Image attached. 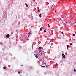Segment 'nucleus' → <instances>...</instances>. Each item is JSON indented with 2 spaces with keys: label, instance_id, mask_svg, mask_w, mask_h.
Instances as JSON below:
<instances>
[{
  "label": "nucleus",
  "instance_id": "1",
  "mask_svg": "<svg viewBox=\"0 0 76 76\" xmlns=\"http://www.w3.org/2000/svg\"><path fill=\"white\" fill-rule=\"evenodd\" d=\"M59 22L60 23V25H61V26L64 27V24H65V22L64 21V18H62L61 20L59 21Z\"/></svg>",
  "mask_w": 76,
  "mask_h": 76
},
{
  "label": "nucleus",
  "instance_id": "2",
  "mask_svg": "<svg viewBox=\"0 0 76 76\" xmlns=\"http://www.w3.org/2000/svg\"><path fill=\"white\" fill-rule=\"evenodd\" d=\"M9 36H10V35L8 34L6 35V37L7 38H9Z\"/></svg>",
  "mask_w": 76,
  "mask_h": 76
},
{
  "label": "nucleus",
  "instance_id": "3",
  "mask_svg": "<svg viewBox=\"0 0 76 76\" xmlns=\"http://www.w3.org/2000/svg\"><path fill=\"white\" fill-rule=\"evenodd\" d=\"M30 34H31V33L29 32L28 33V34H27V35L28 36V37H29L30 36Z\"/></svg>",
  "mask_w": 76,
  "mask_h": 76
},
{
  "label": "nucleus",
  "instance_id": "4",
  "mask_svg": "<svg viewBox=\"0 0 76 76\" xmlns=\"http://www.w3.org/2000/svg\"><path fill=\"white\" fill-rule=\"evenodd\" d=\"M34 55L36 58H38V56H37V55L34 54Z\"/></svg>",
  "mask_w": 76,
  "mask_h": 76
},
{
  "label": "nucleus",
  "instance_id": "5",
  "mask_svg": "<svg viewBox=\"0 0 76 76\" xmlns=\"http://www.w3.org/2000/svg\"><path fill=\"white\" fill-rule=\"evenodd\" d=\"M47 39L48 40H51V39H50L48 37L47 38Z\"/></svg>",
  "mask_w": 76,
  "mask_h": 76
},
{
  "label": "nucleus",
  "instance_id": "6",
  "mask_svg": "<svg viewBox=\"0 0 76 76\" xmlns=\"http://www.w3.org/2000/svg\"><path fill=\"white\" fill-rule=\"evenodd\" d=\"M58 63H56V65H55V67H56V66H58Z\"/></svg>",
  "mask_w": 76,
  "mask_h": 76
},
{
  "label": "nucleus",
  "instance_id": "7",
  "mask_svg": "<svg viewBox=\"0 0 76 76\" xmlns=\"http://www.w3.org/2000/svg\"><path fill=\"white\" fill-rule=\"evenodd\" d=\"M41 67H43V68L45 67V66H43L42 65H41Z\"/></svg>",
  "mask_w": 76,
  "mask_h": 76
},
{
  "label": "nucleus",
  "instance_id": "8",
  "mask_svg": "<svg viewBox=\"0 0 76 76\" xmlns=\"http://www.w3.org/2000/svg\"><path fill=\"white\" fill-rule=\"evenodd\" d=\"M39 54H40V55H42V53H41V52H39Z\"/></svg>",
  "mask_w": 76,
  "mask_h": 76
},
{
  "label": "nucleus",
  "instance_id": "9",
  "mask_svg": "<svg viewBox=\"0 0 76 76\" xmlns=\"http://www.w3.org/2000/svg\"><path fill=\"white\" fill-rule=\"evenodd\" d=\"M43 63H42L43 64H46V63L45 62H44L43 61Z\"/></svg>",
  "mask_w": 76,
  "mask_h": 76
},
{
  "label": "nucleus",
  "instance_id": "10",
  "mask_svg": "<svg viewBox=\"0 0 76 76\" xmlns=\"http://www.w3.org/2000/svg\"><path fill=\"white\" fill-rule=\"evenodd\" d=\"M62 58H64V59L65 58V55H64V56L62 57Z\"/></svg>",
  "mask_w": 76,
  "mask_h": 76
},
{
  "label": "nucleus",
  "instance_id": "11",
  "mask_svg": "<svg viewBox=\"0 0 76 76\" xmlns=\"http://www.w3.org/2000/svg\"><path fill=\"white\" fill-rule=\"evenodd\" d=\"M3 69H6V66H4L3 67Z\"/></svg>",
  "mask_w": 76,
  "mask_h": 76
},
{
  "label": "nucleus",
  "instance_id": "12",
  "mask_svg": "<svg viewBox=\"0 0 76 76\" xmlns=\"http://www.w3.org/2000/svg\"><path fill=\"white\" fill-rule=\"evenodd\" d=\"M25 4L26 5V7H28V5L27 4L25 3Z\"/></svg>",
  "mask_w": 76,
  "mask_h": 76
},
{
  "label": "nucleus",
  "instance_id": "13",
  "mask_svg": "<svg viewBox=\"0 0 76 76\" xmlns=\"http://www.w3.org/2000/svg\"><path fill=\"white\" fill-rule=\"evenodd\" d=\"M39 17L40 18H41V14H40V15H39Z\"/></svg>",
  "mask_w": 76,
  "mask_h": 76
},
{
  "label": "nucleus",
  "instance_id": "14",
  "mask_svg": "<svg viewBox=\"0 0 76 76\" xmlns=\"http://www.w3.org/2000/svg\"><path fill=\"white\" fill-rule=\"evenodd\" d=\"M67 49H68V48H69V45H67Z\"/></svg>",
  "mask_w": 76,
  "mask_h": 76
},
{
  "label": "nucleus",
  "instance_id": "15",
  "mask_svg": "<svg viewBox=\"0 0 76 76\" xmlns=\"http://www.w3.org/2000/svg\"><path fill=\"white\" fill-rule=\"evenodd\" d=\"M42 27H41V28H40V31H41V30H42Z\"/></svg>",
  "mask_w": 76,
  "mask_h": 76
},
{
  "label": "nucleus",
  "instance_id": "16",
  "mask_svg": "<svg viewBox=\"0 0 76 76\" xmlns=\"http://www.w3.org/2000/svg\"><path fill=\"white\" fill-rule=\"evenodd\" d=\"M48 27H50V25L48 24Z\"/></svg>",
  "mask_w": 76,
  "mask_h": 76
},
{
  "label": "nucleus",
  "instance_id": "17",
  "mask_svg": "<svg viewBox=\"0 0 76 76\" xmlns=\"http://www.w3.org/2000/svg\"><path fill=\"white\" fill-rule=\"evenodd\" d=\"M39 49H41V47H39Z\"/></svg>",
  "mask_w": 76,
  "mask_h": 76
},
{
  "label": "nucleus",
  "instance_id": "18",
  "mask_svg": "<svg viewBox=\"0 0 76 76\" xmlns=\"http://www.w3.org/2000/svg\"><path fill=\"white\" fill-rule=\"evenodd\" d=\"M18 73L19 74H20V72L19 71V72H18Z\"/></svg>",
  "mask_w": 76,
  "mask_h": 76
},
{
  "label": "nucleus",
  "instance_id": "19",
  "mask_svg": "<svg viewBox=\"0 0 76 76\" xmlns=\"http://www.w3.org/2000/svg\"><path fill=\"white\" fill-rule=\"evenodd\" d=\"M64 56V54H62V56Z\"/></svg>",
  "mask_w": 76,
  "mask_h": 76
},
{
  "label": "nucleus",
  "instance_id": "20",
  "mask_svg": "<svg viewBox=\"0 0 76 76\" xmlns=\"http://www.w3.org/2000/svg\"><path fill=\"white\" fill-rule=\"evenodd\" d=\"M44 32H46V31L45 30H44Z\"/></svg>",
  "mask_w": 76,
  "mask_h": 76
},
{
  "label": "nucleus",
  "instance_id": "21",
  "mask_svg": "<svg viewBox=\"0 0 76 76\" xmlns=\"http://www.w3.org/2000/svg\"><path fill=\"white\" fill-rule=\"evenodd\" d=\"M41 55V54H38V56H40Z\"/></svg>",
  "mask_w": 76,
  "mask_h": 76
},
{
  "label": "nucleus",
  "instance_id": "22",
  "mask_svg": "<svg viewBox=\"0 0 76 76\" xmlns=\"http://www.w3.org/2000/svg\"><path fill=\"white\" fill-rule=\"evenodd\" d=\"M38 12H40V11L39 10H38Z\"/></svg>",
  "mask_w": 76,
  "mask_h": 76
},
{
  "label": "nucleus",
  "instance_id": "23",
  "mask_svg": "<svg viewBox=\"0 0 76 76\" xmlns=\"http://www.w3.org/2000/svg\"><path fill=\"white\" fill-rule=\"evenodd\" d=\"M72 45V43L70 44V45Z\"/></svg>",
  "mask_w": 76,
  "mask_h": 76
},
{
  "label": "nucleus",
  "instance_id": "24",
  "mask_svg": "<svg viewBox=\"0 0 76 76\" xmlns=\"http://www.w3.org/2000/svg\"><path fill=\"white\" fill-rule=\"evenodd\" d=\"M76 69H74V72H76Z\"/></svg>",
  "mask_w": 76,
  "mask_h": 76
},
{
  "label": "nucleus",
  "instance_id": "25",
  "mask_svg": "<svg viewBox=\"0 0 76 76\" xmlns=\"http://www.w3.org/2000/svg\"><path fill=\"white\" fill-rule=\"evenodd\" d=\"M47 67H48V66H46V68H47Z\"/></svg>",
  "mask_w": 76,
  "mask_h": 76
},
{
  "label": "nucleus",
  "instance_id": "26",
  "mask_svg": "<svg viewBox=\"0 0 76 76\" xmlns=\"http://www.w3.org/2000/svg\"><path fill=\"white\" fill-rule=\"evenodd\" d=\"M73 36H75V34H73Z\"/></svg>",
  "mask_w": 76,
  "mask_h": 76
},
{
  "label": "nucleus",
  "instance_id": "27",
  "mask_svg": "<svg viewBox=\"0 0 76 76\" xmlns=\"http://www.w3.org/2000/svg\"><path fill=\"white\" fill-rule=\"evenodd\" d=\"M55 13H57V12L56 11H55Z\"/></svg>",
  "mask_w": 76,
  "mask_h": 76
},
{
  "label": "nucleus",
  "instance_id": "28",
  "mask_svg": "<svg viewBox=\"0 0 76 76\" xmlns=\"http://www.w3.org/2000/svg\"><path fill=\"white\" fill-rule=\"evenodd\" d=\"M33 45H34V43H33L32 44V46L33 47Z\"/></svg>",
  "mask_w": 76,
  "mask_h": 76
},
{
  "label": "nucleus",
  "instance_id": "29",
  "mask_svg": "<svg viewBox=\"0 0 76 76\" xmlns=\"http://www.w3.org/2000/svg\"><path fill=\"white\" fill-rule=\"evenodd\" d=\"M67 29H69V28H67Z\"/></svg>",
  "mask_w": 76,
  "mask_h": 76
},
{
  "label": "nucleus",
  "instance_id": "30",
  "mask_svg": "<svg viewBox=\"0 0 76 76\" xmlns=\"http://www.w3.org/2000/svg\"><path fill=\"white\" fill-rule=\"evenodd\" d=\"M21 66H23V65H21Z\"/></svg>",
  "mask_w": 76,
  "mask_h": 76
},
{
  "label": "nucleus",
  "instance_id": "31",
  "mask_svg": "<svg viewBox=\"0 0 76 76\" xmlns=\"http://www.w3.org/2000/svg\"><path fill=\"white\" fill-rule=\"evenodd\" d=\"M62 34H63V32H62Z\"/></svg>",
  "mask_w": 76,
  "mask_h": 76
},
{
  "label": "nucleus",
  "instance_id": "32",
  "mask_svg": "<svg viewBox=\"0 0 76 76\" xmlns=\"http://www.w3.org/2000/svg\"><path fill=\"white\" fill-rule=\"evenodd\" d=\"M29 39H27V41H29Z\"/></svg>",
  "mask_w": 76,
  "mask_h": 76
},
{
  "label": "nucleus",
  "instance_id": "33",
  "mask_svg": "<svg viewBox=\"0 0 76 76\" xmlns=\"http://www.w3.org/2000/svg\"><path fill=\"white\" fill-rule=\"evenodd\" d=\"M53 5L52 6V7H53Z\"/></svg>",
  "mask_w": 76,
  "mask_h": 76
},
{
  "label": "nucleus",
  "instance_id": "34",
  "mask_svg": "<svg viewBox=\"0 0 76 76\" xmlns=\"http://www.w3.org/2000/svg\"><path fill=\"white\" fill-rule=\"evenodd\" d=\"M62 18H64V17H62Z\"/></svg>",
  "mask_w": 76,
  "mask_h": 76
},
{
  "label": "nucleus",
  "instance_id": "35",
  "mask_svg": "<svg viewBox=\"0 0 76 76\" xmlns=\"http://www.w3.org/2000/svg\"><path fill=\"white\" fill-rule=\"evenodd\" d=\"M43 53H44H44H45L44 52H43Z\"/></svg>",
  "mask_w": 76,
  "mask_h": 76
},
{
  "label": "nucleus",
  "instance_id": "36",
  "mask_svg": "<svg viewBox=\"0 0 76 76\" xmlns=\"http://www.w3.org/2000/svg\"><path fill=\"white\" fill-rule=\"evenodd\" d=\"M36 4H37V3H36Z\"/></svg>",
  "mask_w": 76,
  "mask_h": 76
},
{
  "label": "nucleus",
  "instance_id": "37",
  "mask_svg": "<svg viewBox=\"0 0 76 76\" xmlns=\"http://www.w3.org/2000/svg\"><path fill=\"white\" fill-rule=\"evenodd\" d=\"M75 23H76V21L75 22Z\"/></svg>",
  "mask_w": 76,
  "mask_h": 76
},
{
  "label": "nucleus",
  "instance_id": "38",
  "mask_svg": "<svg viewBox=\"0 0 76 76\" xmlns=\"http://www.w3.org/2000/svg\"><path fill=\"white\" fill-rule=\"evenodd\" d=\"M31 35H32V34H31Z\"/></svg>",
  "mask_w": 76,
  "mask_h": 76
},
{
  "label": "nucleus",
  "instance_id": "39",
  "mask_svg": "<svg viewBox=\"0 0 76 76\" xmlns=\"http://www.w3.org/2000/svg\"><path fill=\"white\" fill-rule=\"evenodd\" d=\"M47 30H48V29Z\"/></svg>",
  "mask_w": 76,
  "mask_h": 76
},
{
  "label": "nucleus",
  "instance_id": "40",
  "mask_svg": "<svg viewBox=\"0 0 76 76\" xmlns=\"http://www.w3.org/2000/svg\"><path fill=\"white\" fill-rule=\"evenodd\" d=\"M66 23H67V22H66Z\"/></svg>",
  "mask_w": 76,
  "mask_h": 76
}]
</instances>
